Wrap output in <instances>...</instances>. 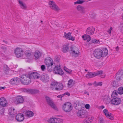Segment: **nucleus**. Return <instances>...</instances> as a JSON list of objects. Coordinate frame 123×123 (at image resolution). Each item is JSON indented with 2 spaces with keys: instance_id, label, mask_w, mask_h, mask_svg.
I'll list each match as a JSON object with an SVG mask.
<instances>
[{
  "instance_id": "obj_1",
  "label": "nucleus",
  "mask_w": 123,
  "mask_h": 123,
  "mask_svg": "<svg viewBox=\"0 0 123 123\" xmlns=\"http://www.w3.org/2000/svg\"><path fill=\"white\" fill-rule=\"evenodd\" d=\"M20 81L24 85H28L31 82L29 76L27 74H23L21 76Z\"/></svg>"
},
{
  "instance_id": "obj_2",
  "label": "nucleus",
  "mask_w": 123,
  "mask_h": 123,
  "mask_svg": "<svg viewBox=\"0 0 123 123\" xmlns=\"http://www.w3.org/2000/svg\"><path fill=\"white\" fill-rule=\"evenodd\" d=\"M51 87L53 90H55L59 91L62 89L63 88L62 84L61 83H58L57 82H52L51 84Z\"/></svg>"
},
{
  "instance_id": "obj_3",
  "label": "nucleus",
  "mask_w": 123,
  "mask_h": 123,
  "mask_svg": "<svg viewBox=\"0 0 123 123\" xmlns=\"http://www.w3.org/2000/svg\"><path fill=\"white\" fill-rule=\"evenodd\" d=\"M70 54L72 55L73 57H77L80 54L78 48L75 46H71L70 50Z\"/></svg>"
},
{
  "instance_id": "obj_4",
  "label": "nucleus",
  "mask_w": 123,
  "mask_h": 123,
  "mask_svg": "<svg viewBox=\"0 0 123 123\" xmlns=\"http://www.w3.org/2000/svg\"><path fill=\"white\" fill-rule=\"evenodd\" d=\"M103 72L102 71H99L97 72H88L86 75V77L87 78H93L98 75H101Z\"/></svg>"
},
{
  "instance_id": "obj_5",
  "label": "nucleus",
  "mask_w": 123,
  "mask_h": 123,
  "mask_svg": "<svg viewBox=\"0 0 123 123\" xmlns=\"http://www.w3.org/2000/svg\"><path fill=\"white\" fill-rule=\"evenodd\" d=\"M45 63L46 66L47 67V68L50 71H52L53 69L50 68H52V66L53 65L52 60L50 57H49L48 59H45Z\"/></svg>"
},
{
  "instance_id": "obj_6",
  "label": "nucleus",
  "mask_w": 123,
  "mask_h": 123,
  "mask_svg": "<svg viewBox=\"0 0 123 123\" xmlns=\"http://www.w3.org/2000/svg\"><path fill=\"white\" fill-rule=\"evenodd\" d=\"M62 109L66 112L70 111L72 109V106L71 103L68 102L66 103L63 105Z\"/></svg>"
},
{
  "instance_id": "obj_7",
  "label": "nucleus",
  "mask_w": 123,
  "mask_h": 123,
  "mask_svg": "<svg viewBox=\"0 0 123 123\" xmlns=\"http://www.w3.org/2000/svg\"><path fill=\"white\" fill-rule=\"evenodd\" d=\"M103 52L100 49H96L94 52V56L96 58L99 59L103 56Z\"/></svg>"
},
{
  "instance_id": "obj_8",
  "label": "nucleus",
  "mask_w": 123,
  "mask_h": 123,
  "mask_svg": "<svg viewBox=\"0 0 123 123\" xmlns=\"http://www.w3.org/2000/svg\"><path fill=\"white\" fill-rule=\"evenodd\" d=\"M14 51L17 57L20 58L22 56L23 51L21 48L17 47L15 49Z\"/></svg>"
},
{
  "instance_id": "obj_9",
  "label": "nucleus",
  "mask_w": 123,
  "mask_h": 123,
  "mask_svg": "<svg viewBox=\"0 0 123 123\" xmlns=\"http://www.w3.org/2000/svg\"><path fill=\"white\" fill-rule=\"evenodd\" d=\"M60 66H55L54 68L53 69V70H54V72L55 74H57L59 75L62 74L64 72L62 70V69L60 68Z\"/></svg>"
},
{
  "instance_id": "obj_10",
  "label": "nucleus",
  "mask_w": 123,
  "mask_h": 123,
  "mask_svg": "<svg viewBox=\"0 0 123 123\" xmlns=\"http://www.w3.org/2000/svg\"><path fill=\"white\" fill-rule=\"evenodd\" d=\"M23 91L25 92L31 94L37 93H38L39 92V90L36 89H32L25 88L23 90Z\"/></svg>"
},
{
  "instance_id": "obj_11",
  "label": "nucleus",
  "mask_w": 123,
  "mask_h": 123,
  "mask_svg": "<svg viewBox=\"0 0 123 123\" xmlns=\"http://www.w3.org/2000/svg\"><path fill=\"white\" fill-rule=\"evenodd\" d=\"M45 97L47 104L52 108L54 109H55V105L51 99L49 97L47 96H45Z\"/></svg>"
},
{
  "instance_id": "obj_12",
  "label": "nucleus",
  "mask_w": 123,
  "mask_h": 123,
  "mask_svg": "<svg viewBox=\"0 0 123 123\" xmlns=\"http://www.w3.org/2000/svg\"><path fill=\"white\" fill-rule=\"evenodd\" d=\"M111 102L112 104L117 105L120 103L121 100L119 98H115L111 99Z\"/></svg>"
},
{
  "instance_id": "obj_13",
  "label": "nucleus",
  "mask_w": 123,
  "mask_h": 123,
  "mask_svg": "<svg viewBox=\"0 0 123 123\" xmlns=\"http://www.w3.org/2000/svg\"><path fill=\"white\" fill-rule=\"evenodd\" d=\"M78 110V111L77 112V114L78 116L81 118L84 117L86 116V111L81 109Z\"/></svg>"
},
{
  "instance_id": "obj_14",
  "label": "nucleus",
  "mask_w": 123,
  "mask_h": 123,
  "mask_svg": "<svg viewBox=\"0 0 123 123\" xmlns=\"http://www.w3.org/2000/svg\"><path fill=\"white\" fill-rule=\"evenodd\" d=\"M15 101L17 104H22L24 102V99L22 96H18L15 97Z\"/></svg>"
},
{
  "instance_id": "obj_15",
  "label": "nucleus",
  "mask_w": 123,
  "mask_h": 123,
  "mask_svg": "<svg viewBox=\"0 0 123 123\" xmlns=\"http://www.w3.org/2000/svg\"><path fill=\"white\" fill-rule=\"evenodd\" d=\"M49 122L51 123H63V120L60 118H51L49 120Z\"/></svg>"
},
{
  "instance_id": "obj_16",
  "label": "nucleus",
  "mask_w": 123,
  "mask_h": 123,
  "mask_svg": "<svg viewBox=\"0 0 123 123\" xmlns=\"http://www.w3.org/2000/svg\"><path fill=\"white\" fill-rule=\"evenodd\" d=\"M123 76V70H120L116 74V78L117 80L119 81Z\"/></svg>"
},
{
  "instance_id": "obj_17",
  "label": "nucleus",
  "mask_w": 123,
  "mask_h": 123,
  "mask_svg": "<svg viewBox=\"0 0 123 123\" xmlns=\"http://www.w3.org/2000/svg\"><path fill=\"white\" fill-rule=\"evenodd\" d=\"M40 79L42 81L45 82L49 80V77L46 74H43L40 76Z\"/></svg>"
},
{
  "instance_id": "obj_18",
  "label": "nucleus",
  "mask_w": 123,
  "mask_h": 123,
  "mask_svg": "<svg viewBox=\"0 0 123 123\" xmlns=\"http://www.w3.org/2000/svg\"><path fill=\"white\" fill-rule=\"evenodd\" d=\"M94 28L92 27H89L87 28L86 31V34L89 35H92L94 33Z\"/></svg>"
},
{
  "instance_id": "obj_19",
  "label": "nucleus",
  "mask_w": 123,
  "mask_h": 123,
  "mask_svg": "<svg viewBox=\"0 0 123 123\" xmlns=\"http://www.w3.org/2000/svg\"><path fill=\"white\" fill-rule=\"evenodd\" d=\"M71 33L69 32L67 33L66 32L64 33V37L67 39L74 41V37L71 35Z\"/></svg>"
},
{
  "instance_id": "obj_20",
  "label": "nucleus",
  "mask_w": 123,
  "mask_h": 123,
  "mask_svg": "<svg viewBox=\"0 0 123 123\" xmlns=\"http://www.w3.org/2000/svg\"><path fill=\"white\" fill-rule=\"evenodd\" d=\"M39 75L37 72H34L29 75V77L31 79H37L38 78Z\"/></svg>"
},
{
  "instance_id": "obj_21",
  "label": "nucleus",
  "mask_w": 123,
  "mask_h": 123,
  "mask_svg": "<svg viewBox=\"0 0 123 123\" xmlns=\"http://www.w3.org/2000/svg\"><path fill=\"white\" fill-rule=\"evenodd\" d=\"M50 8L55 10L57 11L59 10V8L55 3L53 1H50L49 3Z\"/></svg>"
},
{
  "instance_id": "obj_22",
  "label": "nucleus",
  "mask_w": 123,
  "mask_h": 123,
  "mask_svg": "<svg viewBox=\"0 0 123 123\" xmlns=\"http://www.w3.org/2000/svg\"><path fill=\"white\" fill-rule=\"evenodd\" d=\"M18 78H14L12 79L10 82V84L12 85H15L18 84L19 81Z\"/></svg>"
},
{
  "instance_id": "obj_23",
  "label": "nucleus",
  "mask_w": 123,
  "mask_h": 123,
  "mask_svg": "<svg viewBox=\"0 0 123 123\" xmlns=\"http://www.w3.org/2000/svg\"><path fill=\"white\" fill-rule=\"evenodd\" d=\"M24 115L22 114H18L16 116V120L19 122H21L23 121L24 119Z\"/></svg>"
},
{
  "instance_id": "obj_24",
  "label": "nucleus",
  "mask_w": 123,
  "mask_h": 123,
  "mask_svg": "<svg viewBox=\"0 0 123 123\" xmlns=\"http://www.w3.org/2000/svg\"><path fill=\"white\" fill-rule=\"evenodd\" d=\"M7 104V102L5 98H0V105L3 107H5Z\"/></svg>"
},
{
  "instance_id": "obj_25",
  "label": "nucleus",
  "mask_w": 123,
  "mask_h": 123,
  "mask_svg": "<svg viewBox=\"0 0 123 123\" xmlns=\"http://www.w3.org/2000/svg\"><path fill=\"white\" fill-rule=\"evenodd\" d=\"M103 111L107 117L111 120L113 119V117L111 116V113H109L107 109H105L103 110Z\"/></svg>"
},
{
  "instance_id": "obj_26",
  "label": "nucleus",
  "mask_w": 123,
  "mask_h": 123,
  "mask_svg": "<svg viewBox=\"0 0 123 123\" xmlns=\"http://www.w3.org/2000/svg\"><path fill=\"white\" fill-rule=\"evenodd\" d=\"M9 114L11 117H14L16 114V111L14 109L10 108L8 110Z\"/></svg>"
},
{
  "instance_id": "obj_27",
  "label": "nucleus",
  "mask_w": 123,
  "mask_h": 123,
  "mask_svg": "<svg viewBox=\"0 0 123 123\" xmlns=\"http://www.w3.org/2000/svg\"><path fill=\"white\" fill-rule=\"evenodd\" d=\"M25 116L29 118L32 117L34 116L33 113L31 111H26L24 113Z\"/></svg>"
},
{
  "instance_id": "obj_28",
  "label": "nucleus",
  "mask_w": 123,
  "mask_h": 123,
  "mask_svg": "<svg viewBox=\"0 0 123 123\" xmlns=\"http://www.w3.org/2000/svg\"><path fill=\"white\" fill-rule=\"evenodd\" d=\"M25 55L27 59H29L32 56V52L30 50H26L25 52Z\"/></svg>"
},
{
  "instance_id": "obj_29",
  "label": "nucleus",
  "mask_w": 123,
  "mask_h": 123,
  "mask_svg": "<svg viewBox=\"0 0 123 123\" xmlns=\"http://www.w3.org/2000/svg\"><path fill=\"white\" fill-rule=\"evenodd\" d=\"M42 55V53L39 51H36L34 53V56L36 59L40 58Z\"/></svg>"
},
{
  "instance_id": "obj_30",
  "label": "nucleus",
  "mask_w": 123,
  "mask_h": 123,
  "mask_svg": "<svg viewBox=\"0 0 123 123\" xmlns=\"http://www.w3.org/2000/svg\"><path fill=\"white\" fill-rule=\"evenodd\" d=\"M90 35H88L85 34L82 36V37L83 38L84 40H87V42H89L91 39V37Z\"/></svg>"
},
{
  "instance_id": "obj_31",
  "label": "nucleus",
  "mask_w": 123,
  "mask_h": 123,
  "mask_svg": "<svg viewBox=\"0 0 123 123\" xmlns=\"http://www.w3.org/2000/svg\"><path fill=\"white\" fill-rule=\"evenodd\" d=\"M82 103L80 101H78L76 104L75 108L77 110H79L82 109Z\"/></svg>"
},
{
  "instance_id": "obj_32",
  "label": "nucleus",
  "mask_w": 123,
  "mask_h": 123,
  "mask_svg": "<svg viewBox=\"0 0 123 123\" xmlns=\"http://www.w3.org/2000/svg\"><path fill=\"white\" fill-rule=\"evenodd\" d=\"M77 9L82 13H84L85 12L84 8L82 6L80 5L78 6L77 7Z\"/></svg>"
},
{
  "instance_id": "obj_33",
  "label": "nucleus",
  "mask_w": 123,
  "mask_h": 123,
  "mask_svg": "<svg viewBox=\"0 0 123 123\" xmlns=\"http://www.w3.org/2000/svg\"><path fill=\"white\" fill-rule=\"evenodd\" d=\"M69 48L68 45H65L63 46L62 51L64 53H66L68 51Z\"/></svg>"
},
{
  "instance_id": "obj_34",
  "label": "nucleus",
  "mask_w": 123,
  "mask_h": 123,
  "mask_svg": "<svg viewBox=\"0 0 123 123\" xmlns=\"http://www.w3.org/2000/svg\"><path fill=\"white\" fill-rule=\"evenodd\" d=\"M19 3L20 5L21 8L23 9H25L26 8V5L24 4L22 1H21L20 0H18Z\"/></svg>"
},
{
  "instance_id": "obj_35",
  "label": "nucleus",
  "mask_w": 123,
  "mask_h": 123,
  "mask_svg": "<svg viewBox=\"0 0 123 123\" xmlns=\"http://www.w3.org/2000/svg\"><path fill=\"white\" fill-rule=\"evenodd\" d=\"M117 91L116 90H115L113 92L111 95L112 98H117Z\"/></svg>"
},
{
  "instance_id": "obj_36",
  "label": "nucleus",
  "mask_w": 123,
  "mask_h": 123,
  "mask_svg": "<svg viewBox=\"0 0 123 123\" xmlns=\"http://www.w3.org/2000/svg\"><path fill=\"white\" fill-rule=\"evenodd\" d=\"M117 93L119 94H123V87H119L117 90Z\"/></svg>"
},
{
  "instance_id": "obj_37",
  "label": "nucleus",
  "mask_w": 123,
  "mask_h": 123,
  "mask_svg": "<svg viewBox=\"0 0 123 123\" xmlns=\"http://www.w3.org/2000/svg\"><path fill=\"white\" fill-rule=\"evenodd\" d=\"M103 52V57H104L107 56L108 54V50L107 49L105 48Z\"/></svg>"
},
{
  "instance_id": "obj_38",
  "label": "nucleus",
  "mask_w": 123,
  "mask_h": 123,
  "mask_svg": "<svg viewBox=\"0 0 123 123\" xmlns=\"http://www.w3.org/2000/svg\"><path fill=\"white\" fill-rule=\"evenodd\" d=\"M64 69L66 72L70 74H71L72 73V70L69 69L65 67H64Z\"/></svg>"
},
{
  "instance_id": "obj_39",
  "label": "nucleus",
  "mask_w": 123,
  "mask_h": 123,
  "mask_svg": "<svg viewBox=\"0 0 123 123\" xmlns=\"http://www.w3.org/2000/svg\"><path fill=\"white\" fill-rule=\"evenodd\" d=\"M119 30L122 33H123V23L121 24L118 28Z\"/></svg>"
},
{
  "instance_id": "obj_40",
  "label": "nucleus",
  "mask_w": 123,
  "mask_h": 123,
  "mask_svg": "<svg viewBox=\"0 0 123 123\" xmlns=\"http://www.w3.org/2000/svg\"><path fill=\"white\" fill-rule=\"evenodd\" d=\"M95 84V85H94L95 86H101L102 85V82H100L98 83H96V81H94L93 83V84Z\"/></svg>"
},
{
  "instance_id": "obj_41",
  "label": "nucleus",
  "mask_w": 123,
  "mask_h": 123,
  "mask_svg": "<svg viewBox=\"0 0 123 123\" xmlns=\"http://www.w3.org/2000/svg\"><path fill=\"white\" fill-rule=\"evenodd\" d=\"M73 81V80L71 79L68 80V87L71 86L72 85Z\"/></svg>"
},
{
  "instance_id": "obj_42",
  "label": "nucleus",
  "mask_w": 123,
  "mask_h": 123,
  "mask_svg": "<svg viewBox=\"0 0 123 123\" xmlns=\"http://www.w3.org/2000/svg\"><path fill=\"white\" fill-rule=\"evenodd\" d=\"M84 123H90L91 121L89 120L88 118L87 117L83 121Z\"/></svg>"
},
{
  "instance_id": "obj_43",
  "label": "nucleus",
  "mask_w": 123,
  "mask_h": 123,
  "mask_svg": "<svg viewBox=\"0 0 123 123\" xmlns=\"http://www.w3.org/2000/svg\"><path fill=\"white\" fill-rule=\"evenodd\" d=\"M41 68L42 70L44 71L45 69V66L44 65H43L41 66Z\"/></svg>"
},
{
  "instance_id": "obj_44",
  "label": "nucleus",
  "mask_w": 123,
  "mask_h": 123,
  "mask_svg": "<svg viewBox=\"0 0 123 123\" xmlns=\"http://www.w3.org/2000/svg\"><path fill=\"white\" fill-rule=\"evenodd\" d=\"M85 107L87 109H88L89 108L90 105L89 104H86L85 105Z\"/></svg>"
},
{
  "instance_id": "obj_45",
  "label": "nucleus",
  "mask_w": 123,
  "mask_h": 123,
  "mask_svg": "<svg viewBox=\"0 0 123 123\" xmlns=\"http://www.w3.org/2000/svg\"><path fill=\"white\" fill-rule=\"evenodd\" d=\"M78 4H81L82 3H83L84 2V0H78Z\"/></svg>"
},
{
  "instance_id": "obj_46",
  "label": "nucleus",
  "mask_w": 123,
  "mask_h": 123,
  "mask_svg": "<svg viewBox=\"0 0 123 123\" xmlns=\"http://www.w3.org/2000/svg\"><path fill=\"white\" fill-rule=\"evenodd\" d=\"M88 119H89V120L90 121H91V122L93 120V118L91 117H88Z\"/></svg>"
},
{
  "instance_id": "obj_47",
  "label": "nucleus",
  "mask_w": 123,
  "mask_h": 123,
  "mask_svg": "<svg viewBox=\"0 0 123 123\" xmlns=\"http://www.w3.org/2000/svg\"><path fill=\"white\" fill-rule=\"evenodd\" d=\"M55 61L56 62H59V59L58 58H56L55 59Z\"/></svg>"
},
{
  "instance_id": "obj_48",
  "label": "nucleus",
  "mask_w": 123,
  "mask_h": 123,
  "mask_svg": "<svg viewBox=\"0 0 123 123\" xmlns=\"http://www.w3.org/2000/svg\"><path fill=\"white\" fill-rule=\"evenodd\" d=\"M65 95H67L68 96L70 95V94L68 92H66L64 93Z\"/></svg>"
},
{
  "instance_id": "obj_49",
  "label": "nucleus",
  "mask_w": 123,
  "mask_h": 123,
  "mask_svg": "<svg viewBox=\"0 0 123 123\" xmlns=\"http://www.w3.org/2000/svg\"><path fill=\"white\" fill-rule=\"evenodd\" d=\"M93 42L94 43H98L99 42V40H95V42L94 41Z\"/></svg>"
},
{
  "instance_id": "obj_50",
  "label": "nucleus",
  "mask_w": 123,
  "mask_h": 123,
  "mask_svg": "<svg viewBox=\"0 0 123 123\" xmlns=\"http://www.w3.org/2000/svg\"><path fill=\"white\" fill-rule=\"evenodd\" d=\"M116 82L115 81H113V82L112 83H113V86H114V87H115V86H116Z\"/></svg>"
},
{
  "instance_id": "obj_51",
  "label": "nucleus",
  "mask_w": 123,
  "mask_h": 123,
  "mask_svg": "<svg viewBox=\"0 0 123 123\" xmlns=\"http://www.w3.org/2000/svg\"><path fill=\"white\" fill-rule=\"evenodd\" d=\"M84 93L85 94H87L88 95H89L88 92L87 91H85L84 92Z\"/></svg>"
},
{
  "instance_id": "obj_52",
  "label": "nucleus",
  "mask_w": 123,
  "mask_h": 123,
  "mask_svg": "<svg viewBox=\"0 0 123 123\" xmlns=\"http://www.w3.org/2000/svg\"><path fill=\"white\" fill-rule=\"evenodd\" d=\"M6 88V87H0V89L1 90L2 89H5Z\"/></svg>"
},
{
  "instance_id": "obj_53",
  "label": "nucleus",
  "mask_w": 123,
  "mask_h": 123,
  "mask_svg": "<svg viewBox=\"0 0 123 123\" xmlns=\"http://www.w3.org/2000/svg\"><path fill=\"white\" fill-rule=\"evenodd\" d=\"M116 51H118L119 50V47L118 46H117L116 48Z\"/></svg>"
},
{
  "instance_id": "obj_54",
  "label": "nucleus",
  "mask_w": 123,
  "mask_h": 123,
  "mask_svg": "<svg viewBox=\"0 0 123 123\" xmlns=\"http://www.w3.org/2000/svg\"><path fill=\"white\" fill-rule=\"evenodd\" d=\"M3 113V111H0V115H2Z\"/></svg>"
},
{
  "instance_id": "obj_55",
  "label": "nucleus",
  "mask_w": 123,
  "mask_h": 123,
  "mask_svg": "<svg viewBox=\"0 0 123 123\" xmlns=\"http://www.w3.org/2000/svg\"><path fill=\"white\" fill-rule=\"evenodd\" d=\"M78 4V0L77 1L75 2H74V4Z\"/></svg>"
},
{
  "instance_id": "obj_56",
  "label": "nucleus",
  "mask_w": 123,
  "mask_h": 123,
  "mask_svg": "<svg viewBox=\"0 0 123 123\" xmlns=\"http://www.w3.org/2000/svg\"><path fill=\"white\" fill-rule=\"evenodd\" d=\"M100 107L102 109H103L105 108L104 106L103 105L101 106Z\"/></svg>"
},
{
  "instance_id": "obj_57",
  "label": "nucleus",
  "mask_w": 123,
  "mask_h": 123,
  "mask_svg": "<svg viewBox=\"0 0 123 123\" xmlns=\"http://www.w3.org/2000/svg\"><path fill=\"white\" fill-rule=\"evenodd\" d=\"M58 98H62V97L61 96V95H59L57 96Z\"/></svg>"
},
{
  "instance_id": "obj_58",
  "label": "nucleus",
  "mask_w": 123,
  "mask_h": 123,
  "mask_svg": "<svg viewBox=\"0 0 123 123\" xmlns=\"http://www.w3.org/2000/svg\"><path fill=\"white\" fill-rule=\"evenodd\" d=\"M88 85L89 86H91L92 85V84L91 83H89L88 84Z\"/></svg>"
},
{
  "instance_id": "obj_59",
  "label": "nucleus",
  "mask_w": 123,
  "mask_h": 123,
  "mask_svg": "<svg viewBox=\"0 0 123 123\" xmlns=\"http://www.w3.org/2000/svg\"><path fill=\"white\" fill-rule=\"evenodd\" d=\"M3 42L6 43H7V42L6 41L3 40Z\"/></svg>"
},
{
  "instance_id": "obj_60",
  "label": "nucleus",
  "mask_w": 123,
  "mask_h": 123,
  "mask_svg": "<svg viewBox=\"0 0 123 123\" xmlns=\"http://www.w3.org/2000/svg\"><path fill=\"white\" fill-rule=\"evenodd\" d=\"M103 121V120L102 119L101 120H100V122L101 123H102V122Z\"/></svg>"
},
{
  "instance_id": "obj_61",
  "label": "nucleus",
  "mask_w": 123,
  "mask_h": 123,
  "mask_svg": "<svg viewBox=\"0 0 123 123\" xmlns=\"http://www.w3.org/2000/svg\"><path fill=\"white\" fill-rule=\"evenodd\" d=\"M61 95V97H62H62H63L65 95L64 94H63Z\"/></svg>"
},
{
  "instance_id": "obj_62",
  "label": "nucleus",
  "mask_w": 123,
  "mask_h": 123,
  "mask_svg": "<svg viewBox=\"0 0 123 123\" xmlns=\"http://www.w3.org/2000/svg\"><path fill=\"white\" fill-rule=\"evenodd\" d=\"M85 71L87 72V71L88 70H87V69H85Z\"/></svg>"
},
{
  "instance_id": "obj_63",
  "label": "nucleus",
  "mask_w": 123,
  "mask_h": 123,
  "mask_svg": "<svg viewBox=\"0 0 123 123\" xmlns=\"http://www.w3.org/2000/svg\"><path fill=\"white\" fill-rule=\"evenodd\" d=\"M41 22H43V21H41Z\"/></svg>"
},
{
  "instance_id": "obj_64",
  "label": "nucleus",
  "mask_w": 123,
  "mask_h": 123,
  "mask_svg": "<svg viewBox=\"0 0 123 123\" xmlns=\"http://www.w3.org/2000/svg\"><path fill=\"white\" fill-rule=\"evenodd\" d=\"M4 48H5V49H6V47H4Z\"/></svg>"
}]
</instances>
